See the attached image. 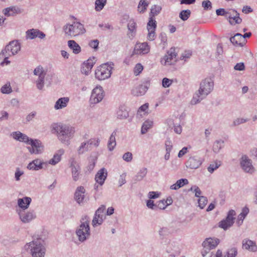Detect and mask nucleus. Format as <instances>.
I'll return each mask as SVG.
<instances>
[{
  "mask_svg": "<svg viewBox=\"0 0 257 257\" xmlns=\"http://www.w3.org/2000/svg\"><path fill=\"white\" fill-rule=\"evenodd\" d=\"M214 83L210 78H206L202 80L199 89L194 93L191 101V104L195 105L199 103L213 90Z\"/></svg>",
  "mask_w": 257,
  "mask_h": 257,
  "instance_id": "nucleus-1",
  "label": "nucleus"
},
{
  "mask_svg": "<svg viewBox=\"0 0 257 257\" xmlns=\"http://www.w3.org/2000/svg\"><path fill=\"white\" fill-rule=\"evenodd\" d=\"M52 129L57 133L58 139L67 145L69 144V140L73 138L75 133L74 127L65 124L54 123Z\"/></svg>",
  "mask_w": 257,
  "mask_h": 257,
  "instance_id": "nucleus-2",
  "label": "nucleus"
},
{
  "mask_svg": "<svg viewBox=\"0 0 257 257\" xmlns=\"http://www.w3.org/2000/svg\"><path fill=\"white\" fill-rule=\"evenodd\" d=\"M24 252L30 253L32 257H45L46 249L40 239L27 243L23 247Z\"/></svg>",
  "mask_w": 257,
  "mask_h": 257,
  "instance_id": "nucleus-3",
  "label": "nucleus"
},
{
  "mask_svg": "<svg viewBox=\"0 0 257 257\" xmlns=\"http://www.w3.org/2000/svg\"><path fill=\"white\" fill-rule=\"evenodd\" d=\"M80 224L76 230L75 233L78 240L83 242L88 239L90 236L89 227V218L87 215L82 217Z\"/></svg>",
  "mask_w": 257,
  "mask_h": 257,
  "instance_id": "nucleus-4",
  "label": "nucleus"
},
{
  "mask_svg": "<svg viewBox=\"0 0 257 257\" xmlns=\"http://www.w3.org/2000/svg\"><path fill=\"white\" fill-rule=\"evenodd\" d=\"M63 31L66 36L71 38L83 35L86 32L83 24L74 22L72 24H67L63 27Z\"/></svg>",
  "mask_w": 257,
  "mask_h": 257,
  "instance_id": "nucleus-5",
  "label": "nucleus"
},
{
  "mask_svg": "<svg viewBox=\"0 0 257 257\" xmlns=\"http://www.w3.org/2000/svg\"><path fill=\"white\" fill-rule=\"evenodd\" d=\"M112 67L107 64L99 66L95 72V77L98 80H104L110 77Z\"/></svg>",
  "mask_w": 257,
  "mask_h": 257,
  "instance_id": "nucleus-6",
  "label": "nucleus"
},
{
  "mask_svg": "<svg viewBox=\"0 0 257 257\" xmlns=\"http://www.w3.org/2000/svg\"><path fill=\"white\" fill-rule=\"evenodd\" d=\"M100 141L98 139L92 138L87 141L82 142L77 149L78 155H82L91 150L92 146L97 147L99 146Z\"/></svg>",
  "mask_w": 257,
  "mask_h": 257,
  "instance_id": "nucleus-7",
  "label": "nucleus"
},
{
  "mask_svg": "<svg viewBox=\"0 0 257 257\" xmlns=\"http://www.w3.org/2000/svg\"><path fill=\"white\" fill-rule=\"evenodd\" d=\"M236 215L235 211L233 210H230L227 214L225 218L221 220L218 223L219 227L222 228L224 230H227L231 227L234 223L235 216Z\"/></svg>",
  "mask_w": 257,
  "mask_h": 257,
  "instance_id": "nucleus-8",
  "label": "nucleus"
},
{
  "mask_svg": "<svg viewBox=\"0 0 257 257\" xmlns=\"http://www.w3.org/2000/svg\"><path fill=\"white\" fill-rule=\"evenodd\" d=\"M34 74L38 77L35 81L37 89L42 90L45 84V77L46 75V72L42 67L39 66L34 69Z\"/></svg>",
  "mask_w": 257,
  "mask_h": 257,
  "instance_id": "nucleus-9",
  "label": "nucleus"
},
{
  "mask_svg": "<svg viewBox=\"0 0 257 257\" xmlns=\"http://www.w3.org/2000/svg\"><path fill=\"white\" fill-rule=\"evenodd\" d=\"M27 144L31 146L27 149L32 154H40L43 152L44 146L39 140L30 139Z\"/></svg>",
  "mask_w": 257,
  "mask_h": 257,
  "instance_id": "nucleus-10",
  "label": "nucleus"
},
{
  "mask_svg": "<svg viewBox=\"0 0 257 257\" xmlns=\"http://www.w3.org/2000/svg\"><path fill=\"white\" fill-rule=\"evenodd\" d=\"M21 50L20 43L18 40L11 41L5 49L2 50V55L4 53H8L12 56L17 54Z\"/></svg>",
  "mask_w": 257,
  "mask_h": 257,
  "instance_id": "nucleus-11",
  "label": "nucleus"
},
{
  "mask_svg": "<svg viewBox=\"0 0 257 257\" xmlns=\"http://www.w3.org/2000/svg\"><path fill=\"white\" fill-rule=\"evenodd\" d=\"M104 97V92L100 86L95 87L91 93L90 102L91 104H96L100 102Z\"/></svg>",
  "mask_w": 257,
  "mask_h": 257,
  "instance_id": "nucleus-12",
  "label": "nucleus"
},
{
  "mask_svg": "<svg viewBox=\"0 0 257 257\" xmlns=\"http://www.w3.org/2000/svg\"><path fill=\"white\" fill-rule=\"evenodd\" d=\"M18 214L21 221L24 223H29L36 218V215L34 210L25 211L20 210Z\"/></svg>",
  "mask_w": 257,
  "mask_h": 257,
  "instance_id": "nucleus-13",
  "label": "nucleus"
},
{
  "mask_svg": "<svg viewBox=\"0 0 257 257\" xmlns=\"http://www.w3.org/2000/svg\"><path fill=\"white\" fill-rule=\"evenodd\" d=\"M149 86V81L148 80L145 81L142 84H139L135 87L132 90V93L134 96H142L146 93Z\"/></svg>",
  "mask_w": 257,
  "mask_h": 257,
  "instance_id": "nucleus-14",
  "label": "nucleus"
},
{
  "mask_svg": "<svg viewBox=\"0 0 257 257\" xmlns=\"http://www.w3.org/2000/svg\"><path fill=\"white\" fill-rule=\"evenodd\" d=\"M203 159L197 156L190 157L186 163V166L191 169H196L202 164Z\"/></svg>",
  "mask_w": 257,
  "mask_h": 257,
  "instance_id": "nucleus-15",
  "label": "nucleus"
},
{
  "mask_svg": "<svg viewBox=\"0 0 257 257\" xmlns=\"http://www.w3.org/2000/svg\"><path fill=\"white\" fill-rule=\"evenodd\" d=\"M105 209V206L102 205L96 210L92 222L93 226L95 227L97 224L100 225L102 224L104 219L103 212Z\"/></svg>",
  "mask_w": 257,
  "mask_h": 257,
  "instance_id": "nucleus-16",
  "label": "nucleus"
},
{
  "mask_svg": "<svg viewBox=\"0 0 257 257\" xmlns=\"http://www.w3.org/2000/svg\"><path fill=\"white\" fill-rule=\"evenodd\" d=\"M240 166L243 171L246 173L252 174L254 172V169L252 165L251 160L246 156H243L240 160Z\"/></svg>",
  "mask_w": 257,
  "mask_h": 257,
  "instance_id": "nucleus-17",
  "label": "nucleus"
},
{
  "mask_svg": "<svg viewBox=\"0 0 257 257\" xmlns=\"http://www.w3.org/2000/svg\"><path fill=\"white\" fill-rule=\"evenodd\" d=\"M150 51V47L147 42L138 43L135 45L132 55H144Z\"/></svg>",
  "mask_w": 257,
  "mask_h": 257,
  "instance_id": "nucleus-18",
  "label": "nucleus"
},
{
  "mask_svg": "<svg viewBox=\"0 0 257 257\" xmlns=\"http://www.w3.org/2000/svg\"><path fill=\"white\" fill-rule=\"evenodd\" d=\"M45 37L46 35L38 29H32L28 30L26 32V38L27 40H33L36 38L43 39Z\"/></svg>",
  "mask_w": 257,
  "mask_h": 257,
  "instance_id": "nucleus-19",
  "label": "nucleus"
},
{
  "mask_svg": "<svg viewBox=\"0 0 257 257\" xmlns=\"http://www.w3.org/2000/svg\"><path fill=\"white\" fill-rule=\"evenodd\" d=\"M70 168L73 179L74 181H77L81 175L80 167L76 161L73 160L71 163Z\"/></svg>",
  "mask_w": 257,
  "mask_h": 257,
  "instance_id": "nucleus-20",
  "label": "nucleus"
},
{
  "mask_svg": "<svg viewBox=\"0 0 257 257\" xmlns=\"http://www.w3.org/2000/svg\"><path fill=\"white\" fill-rule=\"evenodd\" d=\"M147 27L148 31L147 38L150 41H153L156 37L155 31L157 28V22H153L151 19L148 22Z\"/></svg>",
  "mask_w": 257,
  "mask_h": 257,
  "instance_id": "nucleus-21",
  "label": "nucleus"
},
{
  "mask_svg": "<svg viewBox=\"0 0 257 257\" xmlns=\"http://www.w3.org/2000/svg\"><path fill=\"white\" fill-rule=\"evenodd\" d=\"M220 242V240L217 238H207L202 243L204 248L207 249H213L215 248Z\"/></svg>",
  "mask_w": 257,
  "mask_h": 257,
  "instance_id": "nucleus-22",
  "label": "nucleus"
},
{
  "mask_svg": "<svg viewBox=\"0 0 257 257\" xmlns=\"http://www.w3.org/2000/svg\"><path fill=\"white\" fill-rule=\"evenodd\" d=\"M226 18L229 19V22L232 25L240 24L242 22V19L239 17V14L235 10L228 12Z\"/></svg>",
  "mask_w": 257,
  "mask_h": 257,
  "instance_id": "nucleus-23",
  "label": "nucleus"
},
{
  "mask_svg": "<svg viewBox=\"0 0 257 257\" xmlns=\"http://www.w3.org/2000/svg\"><path fill=\"white\" fill-rule=\"evenodd\" d=\"M107 176V171L104 168L100 169L96 173L95 177V180L96 183L102 186Z\"/></svg>",
  "mask_w": 257,
  "mask_h": 257,
  "instance_id": "nucleus-24",
  "label": "nucleus"
},
{
  "mask_svg": "<svg viewBox=\"0 0 257 257\" xmlns=\"http://www.w3.org/2000/svg\"><path fill=\"white\" fill-rule=\"evenodd\" d=\"M47 163L44 162L42 160L37 159L29 163L27 168L30 170L38 171L43 169V165H46Z\"/></svg>",
  "mask_w": 257,
  "mask_h": 257,
  "instance_id": "nucleus-25",
  "label": "nucleus"
},
{
  "mask_svg": "<svg viewBox=\"0 0 257 257\" xmlns=\"http://www.w3.org/2000/svg\"><path fill=\"white\" fill-rule=\"evenodd\" d=\"M127 27L128 29L127 36L130 39H133L137 32V24L135 20L133 19L129 20Z\"/></svg>",
  "mask_w": 257,
  "mask_h": 257,
  "instance_id": "nucleus-26",
  "label": "nucleus"
},
{
  "mask_svg": "<svg viewBox=\"0 0 257 257\" xmlns=\"http://www.w3.org/2000/svg\"><path fill=\"white\" fill-rule=\"evenodd\" d=\"M242 248L251 252H255L257 251V245L255 242L245 238L242 240Z\"/></svg>",
  "mask_w": 257,
  "mask_h": 257,
  "instance_id": "nucleus-27",
  "label": "nucleus"
},
{
  "mask_svg": "<svg viewBox=\"0 0 257 257\" xmlns=\"http://www.w3.org/2000/svg\"><path fill=\"white\" fill-rule=\"evenodd\" d=\"M85 193V189L83 186H79L76 188L74 194V199L78 204L83 202Z\"/></svg>",
  "mask_w": 257,
  "mask_h": 257,
  "instance_id": "nucleus-28",
  "label": "nucleus"
},
{
  "mask_svg": "<svg viewBox=\"0 0 257 257\" xmlns=\"http://www.w3.org/2000/svg\"><path fill=\"white\" fill-rule=\"evenodd\" d=\"M32 201V199L30 197H24L22 198L18 199V205L23 210L27 209Z\"/></svg>",
  "mask_w": 257,
  "mask_h": 257,
  "instance_id": "nucleus-29",
  "label": "nucleus"
},
{
  "mask_svg": "<svg viewBox=\"0 0 257 257\" xmlns=\"http://www.w3.org/2000/svg\"><path fill=\"white\" fill-rule=\"evenodd\" d=\"M230 42L234 45L242 46L245 40L242 38V35L240 33H236L229 39Z\"/></svg>",
  "mask_w": 257,
  "mask_h": 257,
  "instance_id": "nucleus-30",
  "label": "nucleus"
},
{
  "mask_svg": "<svg viewBox=\"0 0 257 257\" xmlns=\"http://www.w3.org/2000/svg\"><path fill=\"white\" fill-rule=\"evenodd\" d=\"M13 138L16 140L20 142H23L26 143H28L31 138H29L27 135L24 134L20 132H13L12 134Z\"/></svg>",
  "mask_w": 257,
  "mask_h": 257,
  "instance_id": "nucleus-31",
  "label": "nucleus"
},
{
  "mask_svg": "<svg viewBox=\"0 0 257 257\" xmlns=\"http://www.w3.org/2000/svg\"><path fill=\"white\" fill-rule=\"evenodd\" d=\"M69 101V98L67 97H61L56 102L54 108L58 110L65 107Z\"/></svg>",
  "mask_w": 257,
  "mask_h": 257,
  "instance_id": "nucleus-32",
  "label": "nucleus"
},
{
  "mask_svg": "<svg viewBox=\"0 0 257 257\" xmlns=\"http://www.w3.org/2000/svg\"><path fill=\"white\" fill-rule=\"evenodd\" d=\"M248 213L249 209L247 207H245L242 208L241 213L237 216V219L236 222L238 226H240L242 225L244 218Z\"/></svg>",
  "mask_w": 257,
  "mask_h": 257,
  "instance_id": "nucleus-33",
  "label": "nucleus"
},
{
  "mask_svg": "<svg viewBox=\"0 0 257 257\" xmlns=\"http://www.w3.org/2000/svg\"><path fill=\"white\" fill-rule=\"evenodd\" d=\"M64 151L63 149L58 150L57 153L54 155L53 158L49 160V163L52 165H55L57 164L60 161L61 159V156L64 154Z\"/></svg>",
  "mask_w": 257,
  "mask_h": 257,
  "instance_id": "nucleus-34",
  "label": "nucleus"
},
{
  "mask_svg": "<svg viewBox=\"0 0 257 257\" xmlns=\"http://www.w3.org/2000/svg\"><path fill=\"white\" fill-rule=\"evenodd\" d=\"M162 10V7L158 5H154L152 7L151 12L150 13V18L149 21L152 19L153 22L156 21L154 17L160 13Z\"/></svg>",
  "mask_w": 257,
  "mask_h": 257,
  "instance_id": "nucleus-35",
  "label": "nucleus"
},
{
  "mask_svg": "<svg viewBox=\"0 0 257 257\" xmlns=\"http://www.w3.org/2000/svg\"><path fill=\"white\" fill-rule=\"evenodd\" d=\"M148 170L146 168L141 169L134 178L135 182L142 181L146 176Z\"/></svg>",
  "mask_w": 257,
  "mask_h": 257,
  "instance_id": "nucleus-36",
  "label": "nucleus"
},
{
  "mask_svg": "<svg viewBox=\"0 0 257 257\" xmlns=\"http://www.w3.org/2000/svg\"><path fill=\"white\" fill-rule=\"evenodd\" d=\"M116 135V131H114L112 132L109 137L107 144V147L109 151H112L114 150L116 146V143L115 141V136Z\"/></svg>",
  "mask_w": 257,
  "mask_h": 257,
  "instance_id": "nucleus-37",
  "label": "nucleus"
},
{
  "mask_svg": "<svg viewBox=\"0 0 257 257\" xmlns=\"http://www.w3.org/2000/svg\"><path fill=\"white\" fill-rule=\"evenodd\" d=\"M128 116V112L123 106H120L116 111V117L119 119H125Z\"/></svg>",
  "mask_w": 257,
  "mask_h": 257,
  "instance_id": "nucleus-38",
  "label": "nucleus"
},
{
  "mask_svg": "<svg viewBox=\"0 0 257 257\" xmlns=\"http://www.w3.org/2000/svg\"><path fill=\"white\" fill-rule=\"evenodd\" d=\"M68 46L75 54H79L81 52L80 46L74 40H69Z\"/></svg>",
  "mask_w": 257,
  "mask_h": 257,
  "instance_id": "nucleus-39",
  "label": "nucleus"
},
{
  "mask_svg": "<svg viewBox=\"0 0 257 257\" xmlns=\"http://www.w3.org/2000/svg\"><path fill=\"white\" fill-rule=\"evenodd\" d=\"M188 183V181L186 179H181L177 181L175 184H173L170 186V189L172 190H178L180 188L184 186L185 185Z\"/></svg>",
  "mask_w": 257,
  "mask_h": 257,
  "instance_id": "nucleus-40",
  "label": "nucleus"
},
{
  "mask_svg": "<svg viewBox=\"0 0 257 257\" xmlns=\"http://www.w3.org/2000/svg\"><path fill=\"white\" fill-rule=\"evenodd\" d=\"M149 3L146 0H140L138 6V12L140 14L144 13L147 9Z\"/></svg>",
  "mask_w": 257,
  "mask_h": 257,
  "instance_id": "nucleus-41",
  "label": "nucleus"
},
{
  "mask_svg": "<svg viewBox=\"0 0 257 257\" xmlns=\"http://www.w3.org/2000/svg\"><path fill=\"white\" fill-rule=\"evenodd\" d=\"M221 165L220 161L216 160L209 165L207 168L208 171L212 174L215 170L217 169Z\"/></svg>",
  "mask_w": 257,
  "mask_h": 257,
  "instance_id": "nucleus-42",
  "label": "nucleus"
},
{
  "mask_svg": "<svg viewBox=\"0 0 257 257\" xmlns=\"http://www.w3.org/2000/svg\"><path fill=\"white\" fill-rule=\"evenodd\" d=\"M106 0H96L95 2V10L97 12L101 11L106 4Z\"/></svg>",
  "mask_w": 257,
  "mask_h": 257,
  "instance_id": "nucleus-43",
  "label": "nucleus"
},
{
  "mask_svg": "<svg viewBox=\"0 0 257 257\" xmlns=\"http://www.w3.org/2000/svg\"><path fill=\"white\" fill-rule=\"evenodd\" d=\"M153 125V121L150 120L145 121L142 126L141 133L142 134H145L152 127Z\"/></svg>",
  "mask_w": 257,
  "mask_h": 257,
  "instance_id": "nucleus-44",
  "label": "nucleus"
},
{
  "mask_svg": "<svg viewBox=\"0 0 257 257\" xmlns=\"http://www.w3.org/2000/svg\"><path fill=\"white\" fill-rule=\"evenodd\" d=\"M224 141L222 140H218L215 142L213 146V150L215 153H218L223 147Z\"/></svg>",
  "mask_w": 257,
  "mask_h": 257,
  "instance_id": "nucleus-45",
  "label": "nucleus"
},
{
  "mask_svg": "<svg viewBox=\"0 0 257 257\" xmlns=\"http://www.w3.org/2000/svg\"><path fill=\"white\" fill-rule=\"evenodd\" d=\"M237 254V249L232 247L227 249L224 257H235Z\"/></svg>",
  "mask_w": 257,
  "mask_h": 257,
  "instance_id": "nucleus-46",
  "label": "nucleus"
},
{
  "mask_svg": "<svg viewBox=\"0 0 257 257\" xmlns=\"http://www.w3.org/2000/svg\"><path fill=\"white\" fill-rule=\"evenodd\" d=\"M12 55L9 54V53H4V54L2 55V51L0 53V58H4V61L1 62V65L2 66H4L5 65H9L10 63V61L8 60L9 58L11 57Z\"/></svg>",
  "mask_w": 257,
  "mask_h": 257,
  "instance_id": "nucleus-47",
  "label": "nucleus"
},
{
  "mask_svg": "<svg viewBox=\"0 0 257 257\" xmlns=\"http://www.w3.org/2000/svg\"><path fill=\"white\" fill-rule=\"evenodd\" d=\"M191 11L189 10L182 11L179 14L180 18L185 21H186L190 16Z\"/></svg>",
  "mask_w": 257,
  "mask_h": 257,
  "instance_id": "nucleus-48",
  "label": "nucleus"
},
{
  "mask_svg": "<svg viewBox=\"0 0 257 257\" xmlns=\"http://www.w3.org/2000/svg\"><path fill=\"white\" fill-rule=\"evenodd\" d=\"M173 58H170V56L165 55L164 57L162 59L161 62L162 64L166 65H171L173 63Z\"/></svg>",
  "mask_w": 257,
  "mask_h": 257,
  "instance_id": "nucleus-49",
  "label": "nucleus"
},
{
  "mask_svg": "<svg viewBox=\"0 0 257 257\" xmlns=\"http://www.w3.org/2000/svg\"><path fill=\"white\" fill-rule=\"evenodd\" d=\"M1 91L3 94H10L12 92V89L10 84H6L1 87Z\"/></svg>",
  "mask_w": 257,
  "mask_h": 257,
  "instance_id": "nucleus-50",
  "label": "nucleus"
},
{
  "mask_svg": "<svg viewBox=\"0 0 257 257\" xmlns=\"http://www.w3.org/2000/svg\"><path fill=\"white\" fill-rule=\"evenodd\" d=\"M207 203V199L206 197L201 196L198 199L199 206L201 209H203Z\"/></svg>",
  "mask_w": 257,
  "mask_h": 257,
  "instance_id": "nucleus-51",
  "label": "nucleus"
},
{
  "mask_svg": "<svg viewBox=\"0 0 257 257\" xmlns=\"http://www.w3.org/2000/svg\"><path fill=\"white\" fill-rule=\"evenodd\" d=\"M95 63V58L93 57L92 59L90 58L87 60L86 62H84L83 64H85L86 67L89 69H91L94 64Z\"/></svg>",
  "mask_w": 257,
  "mask_h": 257,
  "instance_id": "nucleus-52",
  "label": "nucleus"
},
{
  "mask_svg": "<svg viewBox=\"0 0 257 257\" xmlns=\"http://www.w3.org/2000/svg\"><path fill=\"white\" fill-rule=\"evenodd\" d=\"M202 7L205 11L211 10L212 9V4L209 0L204 1L202 2Z\"/></svg>",
  "mask_w": 257,
  "mask_h": 257,
  "instance_id": "nucleus-53",
  "label": "nucleus"
},
{
  "mask_svg": "<svg viewBox=\"0 0 257 257\" xmlns=\"http://www.w3.org/2000/svg\"><path fill=\"white\" fill-rule=\"evenodd\" d=\"M173 83V80L168 78H164L162 80V86L164 88L170 87Z\"/></svg>",
  "mask_w": 257,
  "mask_h": 257,
  "instance_id": "nucleus-54",
  "label": "nucleus"
},
{
  "mask_svg": "<svg viewBox=\"0 0 257 257\" xmlns=\"http://www.w3.org/2000/svg\"><path fill=\"white\" fill-rule=\"evenodd\" d=\"M166 152L170 153L173 148V145L171 141L169 138L167 139L165 141Z\"/></svg>",
  "mask_w": 257,
  "mask_h": 257,
  "instance_id": "nucleus-55",
  "label": "nucleus"
},
{
  "mask_svg": "<svg viewBox=\"0 0 257 257\" xmlns=\"http://www.w3.org/2000/svg\"><path fill=\"white\" fill-rule=\"evenodd\" d=\"M36 114L37 113L36 111H32L29 113L26 117L24 123H27L28 122L32 121L33 119V118L36 116Z\"/></svg>",
  "mask_w": 257,
  "mask_h": 257,
  "instance_id": "nucleus-56",
  "label": "nucleus"
},
{
  "mask_svg": "<svg viewBox=\"0 0 257 257\" xmlns=\"http://www.w3.org/2000/svg\"><path fill=\"white\" fill-rule=\"evenodd\" d=\"M24 174L23 171L21 170L19 168H17L15 173V178L17 181L20 180V177Z\"/></svg>",
  "mask_w": 257,
  "mask_h": 257,
  "instance_id": "nucleus-57",
  "label": "nucleus"
},
{
  "mask_svg": "<svg viewBox=\"0 0 257 257\" xmlns=\"http://www.w3.org/2000/svg\"><path fill=\"white\" fill-rule=\"evenodd\" d=\"M122 159L127 162H130L133 160V155L131 152H126L122 156Z\"/></svg>",
  "mask_w": 257,
  "mask_h": 257,
  "instance_id": "nucleus-58",
  "label": "nucleus"
},
{
  "mask_svg": "<svg viewBox=\"0 0 257 257\" xmlns=\"http://www.w3.org/2000/svg\"><path fill=\"white\" fill-rule=\"evenodd\" d=\"M247 121H248L247 118H237L233 121V123L234 126H236L245 123Z\"/></svg>",
  "mask_w": 257,
  "mask_h": 257,
  "instance_id": "nucleus-59",
  "label": "nucleus"
},
{
  "mask_svg": "<svg viewBox=\"0 0 257 257\" xmlns=\"http://www.w3.org/2000/svg\"><path fill=\"white\" fill-rule=\"evenodd\" d=\"M143 70V66L140 63L136 64L134 68V73L136 75H139Z\"/></svg>",
  "mask_w": 257,
  "mask_h": 257,
  "instance_id": "nucleus-60",
  "label": "nucleus"
},
{
  "mask_svg": "<svg viewBox=\"0 0 257 257\" xmlns=\"http://www.w3.org/2000/svg\"><path fill=\"white\" fill-rule=\"evenodd\" d=\"M190 190L194 192L195 196L200 198L201 197L200 195L201 194V191L198 187L194 186L190 188Z\"/></svg>",
  "mask_w": 257,
  "mask_h": 257,
  "instance_id": "nucleus-61",
  "label": "nucleus"
},
{
  "mask_svg": "<svg viewBox=\"0 0 257 257\" xmlns=\"http://www.w3.org/2000/svg\"><path fill=\"white\" fill-rule=\"evenodd\" d=\"M147 206L152 210H157L156 203H154V201L149 199L147 201Z\"/></svg>",
  "mask_w": 257,
  "mask_h": 257,
  "instance_id": "nucleus-62",
  "label": "nucleus"
},
{
  "mask_svg": "<svg viewBox=\"0 0 257 257\" xmlns=\"http://www.w3.org/2000/svg\"><path fill=\"white\" fill-rule=\"evenodd\" d=\"M157 209H164L166 208L165 200H161L156 203Z\"/></svg>",
  "mask_w": 257,
  "mask_h": 257,
  "instance_id": "nucleus-63",
  "label": "nucleus"
},
{
  "mask_svg": "<svg viewBox=\"0 0 257 257\" xmlns=\"http://www.w3.org/2000/svg\"><path fill=\"white\" fill-rule=\"evenodd\" d=\"M216 14L217 16H225L226 18L228 14V12H226L224 9L220 8V9L216 10Z\"/></svg>",
  "mask_w": 257,
  "mask_h": 257,
  "instance_id": "nucleus-64",
  "label": "nucleus"
}]
</instances>
